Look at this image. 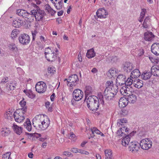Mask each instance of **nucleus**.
<instances>
[{
    "instance_id": "obj_30",
    "label": "nucleus",
    "mask_w": 159,
    "mask_h": 159,
    "mask_svg": "<svg viewBox=\"0 0 159 159\" xmlns=\"http://www.w3.org/2000/svg\"><path fill=\"white\" fill-rule=\"evenodd\" d=\"M152 74L150 72H143L141 74V76L143 80H146L150 79L152 75Z\"/></svg>"
},
{
    "instance_id": "obj_13",
    "label": "nucleus",
    "mask_w": 159,
    "mask_h": 159,
    "mask_svg": "<svg viewBox=\"0 0 159 159\" xmlns=\"http://www.w3.org/2000/svg\"><path fill=\"white\" fill-rule=\"evenodd\" d=\"M126 80L125 76L123 74H120L117 77L116 79L117 84L122 85L125 84Z\"/></svg>"
},
{
    "instance_id": "obj_25",
    "label": "nucleus",
    "mask_w": 159,
    "mask_h": 159,
    "mask_svg": "<svg viewBox=\"0 0 159 159\" xmlns=\"http://www.w3.org/2000/svg\"><path fill=\"white\" fill-rule=\"evenodd\" d=\"M151 73L154 76H159V67L153 66L151 68Z\"/></svg>"
},
{
    "instance_id": "obj_50",
    "label": "nucleus",
    "mask_w": 159,
    "mask_h": 159,
    "mask_svg": "<svg viewBox=\"0 0 159 159\" xmlns=\"http://www.w3.org/2000/svg\"><path fill=\"white\" fill-rule=\"evenodd\" d=\"M11 111H7L4 114V116L6 119L8 120H10Z\"/></svg>"
},
{
    "instance_id": "obj_27",
    "label": "nucleus",
    "mask_w": 159,
    "mask_h": 159,
    "mask_svg": "<svg viewBox=\"0 0 159 159\" xmlns=\"http://www.w3.org/2000/svg\"><path fill=\"white\" fill-rule=\"evenodd\" d=\"M10 132L9 129L6 127L2 128L1 130V134L3 136L8 135Z\"/></svg>"
},
{
    "instance_id": "obj_17",
    "label": "nucleus",
    "mask_w": 159,
    "mask_h": 159,
    "mask_svg": "<svg viewBox=\"0 0 159 159\" xmlns=\"http://www.w3.org/2000/svg\"><path fill=\"white\" fill-rule=\"evenodd\" d=\"M54 6L57 10L62 8L63 4V0H50Z\"/></svg>"
},
{
    "instance_id": "obj_58",
    "label": "nucleus",
    "mask_w": 159,
    "mask_h": 159,
    "mask_svg": "<svg viewBox=\"0 0 159 159\" xmlns=\"http://www.w3.org/2000/svg\"><path fill=\"white\" fill-rule=\"evenodd\" d=\"M63 155H65L66 156L70 157L71 155V153L70 152L65 151L63 152Z\"/></svg>"
},
{
    "instance_id": "obj_7",
    "label": "nucleus",
    "mask_w": 159,
    "mask_h": 159,
    "mask_svg": "<svg viewBox=\"0 0 159 159\" xmlns=\"http://www.w3.org/2000/svg\"><path fill=\"white\" fill-rule=\"evenodd\" d=\"M152 144V142L149 139L145 138L141 141L139 145L142 149L148 150L151 148Z\"/></svg>"
},
{
    "instance_id": "obj_6",
    "label": "nucleus",
    "mask_w": 159,
    "mask_h": 159,
    "mask_svg": "<svg viewBox=\"0 0 159 159\" xmlns=\"http://www.w3.org/2000/svg\"><path fill=\"white\" fill-rule=\"evenodd\" d=\"M25 112L17 110L13 113V115L15 121L18 123H20L25 119Z\"/></svg>"
},
{
    "instance_id": "obj_22",
    "label": "nucleus",
    "mask_w": 159,
    "mask_h": 159,
    "mask_svg": "<svg viewBox=\"0 0 159 159\" xmlns=\"http://www.w3.org/2000/svg\"><path fill=\"white\" fill-rule=\"evenodd\" d=\"M131 135H128L124 138L121 141L122 144L125 147L129 145V142L130 141Z\"/></svg>"
},
{
    "instance_id": "obj_34",
    "label": "nucleus",
    "mask_w": 159,
    "mask_h": 159,
    "mask_svg": "<svg viewBox=\"0 0 159 159\" xmlns=\"http://www.w3.org/2000/svg\"><path fill=\"white\" fill-rule=\"evenodd\" d=\"M105 159H112V152L110 150H106L105 151Z\"/></svg>"
},
{
    "instance_id": "obj_41",
    "label": "nucleus",
    "mask_w": 159,
    "mask_h": 159,
    "mask_svg": "<svg viewBox=\"0 0 159 159\" xmlns=\"http://www.w3.org/2000/svg\"><path fill=\"white\" fill-rule=\"evenodd\" d=\"M124 130H125L126 132L128 131L127 128H125V127H123V128H120L119 130H117V135L119 136H122L123 132L122 131H124Z\"/></svg>"
},
{
    "instance_id": "obj_9",
    "label": "nucleus",
    "mask_w": 159,
    "mask_h": 159,
    "mask_svg": "<svg viewBox=\"0 0 159 159\" xmlns=\"http://www.w3.org/2000/svg\"><path fill=\"white\" fill-rule=\"evenodd\" d=\"M36 91L38 93H44L47 89L46 84L43 81L38 82L35 87Z\"/></svg>"
},
{
    "instance_id": "obj_11",
    "label": "nucleus",
    "mask_w": 159,
    "mask_h": 159,
    "mask_svg": "<svg viewBox=\"0 0 159 159\" xmlns=\"http://www.w3.org/2000/svg\"><path fill=\"white\" fill-rule=\"evenodd\" d=\"M139 149V147L136 141L131 142L129 145V149L133 153H134L138 152Z\"/></svg>"
},
{
    "instance_id": "obj_8",
    "label": "nucleus",
    "mask_w": 159,
    "mask_h": 159,
    "mask_svg": "<svg viewBox=\"0 0 159 159\" xmlns=\"http://www.w3.org/2000/svg\"><path fill=\"white\" fill-rule=\"evenodd\" d=\"M67 85L68 86L73 87L76 85L79 81L78 77L77 75L74 74L69 76L68 78Z\"/></svg>"
},
{
    "instance_id": "obj_36",
    "label": "nucleus",
    "mask_w": 159,
    "mask_h": 159,
    "mask_svg": "<svg viewBox=\"0 0 159 159\" xmlns=\"http://www.w3.org/2000/svg\"><path fill=\"white\" fill-rule=\"evenodd\" d=\"M116 69L115 68H111L109 70L107 73V75L111 77H113L116 76Z\"/></svg>"
},
{
    "instance_id": "obj_64",
    "label": "nucleus",
    "mask_w": 159,
    "mask_h": 159,
    "mask_svg": "<svg viewBox=\"0 0 159 159\" xmlns=\"http://www.w3.org/2000/svg\"><path fill=\"white\" fill-rule=\"evenodd\" d=\"M25 128H26L28 131H30L31 130V126H27L25 127Z\"/></svg>"
},
{
    "instance_id": "obj_52",
    "label": "nucleus",
    "mask_w": 159,
    "mask_h": 159,
    "mask_svg": "<svg viewBox=\"0 0 159 159\" xmlns=\"http://www.w3.org/2000/svg\"><path fill=\"white\" fill-rule=\"evenodd\" d=\"M78 152L82 154H85L88 155L89 154V153L85 150H83L81 149H79V150H78Z\"/></svg>"
},
{
    "instance_id": "obj_21",
    "label": "nucleus",
    "mask_w": 159,
    "mask_h": 159,
    "mask_svg": "<svg viewBox=\"0 0 159 159\" xmlns=\"http://www.w3.org/2000/svg\"><path fill=\"white\" fill-rule=\"evenodd\" d=\"M16 81H13L12 83H7L6 89L9 91L13 90L16 86Z\"/></svg>"
},
{
    "instance_id": "obj_43",
    "label": "nucleus",
    "mask_w": 159,
    "mask_h": 159,
    "mask_svg": "<svg viewBox=\"0 0 159 159\" xmlns=\"http://www.w3.org/2000/svg\"><path fill=\"white\" fill-rule=\"evenodd\" d=\"M133 80L132 79V78H127V80L126 79L125 83V85L127 86L130 88V86L133 84Z\"/></svg>"
},
{
    "instance_id": "obj_32",
    "label": "nucleus",
    "mask_w": 159,
    "mask_h": 159,
    "mask_svg": "<svg viewBox=\"0 0 159 159\" xmlns=\"http://www.w3.org/2000/svg\"><path fill=\"white\" fill-rule=\"evenodd\" d=\"M128 101L125 98H121L119 100V105H121L122 107H125L127 105L128 103Z\"/></svg>"
},
{
    "instance_id": "obj_59",
    "label": "nucleus",
    "mask_w": 159,
    "mask_h": 159,
    "mask_svg": "<svg viewBox=\"0 0 159 159\" xmlns=\"http://www.w3.org/2000/svg\"><path fill=\"white\" fill-rule=\"evenodd\" d=\"M107 84L108 86H114V85L115 84H113V81H108L107 82Z\"/></svg>"
},
{
    "instance_id": "obj_57",
    "label": "nucleus",
    "mask_w": 159,
    "mask_h": 159,
    "mask_svg": "<svg viewBox=\"0 0 159 159\" xmlns=\"http://www.w3.org/2000/svg\"><path fill=\"white\" fill-rule=\"evenodd\" d=\"M8 81V78L7 77H6L2 80L1 81V83H5Z\"/></svg>"
},
{
    "instance_id": "obj_62",
    "label": "nucleus",
    "mask_w": 159,
    "mask_h": 159,
    "mask_svg": "<svg viewBox=\"0 0 159 159\" xmlns=\"http://www.w3.org/2000/svg\"><path fill=\"white\" fill-rule=\"evenodd\" d=\"M144 51L143 50L141 49L140 50V53L138 54V55L139 57H141L143 55V54H144Z\"/></svg>"
},
{
    "instance_id": "obj_47",
    "label": "nucleus",
    "mask_w": 159,
    "mask_h": 159,
    "mask_svg": "<svg viewBox=\"0 0 159 159\" xmlns=\"http://www.w3.org/2000/svg\"><path fill=\"white\" fill-rule=\"evenodd\" d=\"M100 10L101 11V12L102 13V18H105L106 16L108 14V13L106 12L104 9H100Z\"/></svg>"
},
{
    "instance_id": "obj_49",
    "label": "nucleus",
    "mask_w": 159,
    "mask_h": 159,
    "mask_svg": "<svg viewBox=\"0 0 159 159\" xmlns=\"http://www.w3.org/2000/svg\"><path fill=\"white\" fill-rule=\"evenodd\" d=\"M9 47L12 50H15V51L17 50V48L16 45L14 44H9Z\"/></svg>"
},
{
    "instance_id": "obj_48",
    "label": "nucleus",
    "mask_w": 159,
    "mask_h": 159,
    "mask_svg": "<svg viewBox=\"0 0 159 159\" xmlns=\"http://www.w3.org/2000/svg\"><path fill=\"white\" fill-rule=\"evenodd\" d=\"M26 95L28 96L29 98H34L35 96V95L33 94L32 92L30 91L26 92Z\"/></svg>"
},
{
    "instance_id": "obj_5",
    "label": "nucleus",
    "mask_w": 159,
    "mask_h": 159,
    "mask_svg": "<svg viewBox=\"0 0 159 159\" xmlns=\"http://www.w3.org/2000/svg\"><path fill=\"white\" fill-rule=\"evenodd\" d=\"M44 54L46 58L49 61H53L56 58L57 56L55 55L54 52L52 51L49 47L46 49Z\"/></svg>"
},
{
    "instance_id": "obj_20",
    "label": "nucleus",
    "mask_w": 159,
    "mask_h": 159,
    "mask_svg": "<svg viewBox=\"0 0 159 159\" xmlns=\"http://www.w3.org/2000/svg\"><path fill=\"white\" fill-rule=\"evenodd\" d=\"M23 24V21L19 18H16L13 20L12 22L13 26L16 28L20 27Z\"/></svg>"
},
{
    "instance_id": "obj_1",
    "label": "nucleus",
    "mask_w": 159,
    "mask_h": 159,
    "mask_svg": "<svg viewBox=\"0 0 159 159\" xmlns=\"http://www.w3.org/2000/svg\"><path fill=\"white\" fill-rule=\"evenodd\" d=\"M118 89V87L116 85L107 87L104 92V98L101 93L98 95L100 103L103 105L105 103L108 102L112 100L117 93Z\"/></svg>"
},
{
    "instance_id": "obj_42",
    "label": "nucleus",
    "mask_w": 159,
    "mask_h": 159,
    "mask_svg": "<svg viewBox=\"0 0 159 159\" xmlns=\"http://www.w3.org/2000/svg\"><path fill=\"white\" fill-rule=\"evenodd\" d=\"M117 60V58L115 56H113L112 57H108L107 61L111 63H114L116 62Z\"/></svg>"
},
{
    "instance_id": "obj_24",
    "label": "nucleus",
    "mask_w": 159,
    "mask_h": 159,
    "mask_svg": "<svg viewBox=\"0 0 159 159\" xmlns=\"http://www.w3.org/2000/svg\"><path fill=\"white\" fill-rule=\"evenodd\" d=\"M133 84L135 87L138 89H139L142 87L143 85V81L139 79L136 80H134L133 83Z\"/></svg>"
},
{
    "instance_id": "obj_61",
    "label": "nucleus",
    "mask_w": 159,
    "mask_h": 159,
    "mask_svg": "<svg viewBox=\"0 0 159 159\" xmlns=\"http://www.w3.org/2000/svg\"><path fill=\"white\" fill-rule=\"evenodd\" d=\"M103 2L105 4V3H106L108 5V4H111V0H102Z\"/></svg>"
},
{
    "instance_id": "obj_60",
    "label": "nucleus",
    "mask_w": 159,
    "mask_h": 159,
    "mask_svg": "<svg viewBox=\"0 0 159 159\" xmlns=\"http://www.w3.org/2000/svg\"><path fill=\"white\" fill-rule=\"evenodd\" d=\"M79 149L78 148H72L70 150V151L71 152H72L74 153H76L78 152Z\"/></svg>"
},
{
    "instance_id": "obj_29",
    "label": "nucleus",
    "mask_w": 159,
    "mask_h": 159,
    "mask_svg": "<svg viewBox=\"0 0 159 159\" xmlns=\"http://www.w3.org/2000/svg\"><path fill=\"white\" fill-rule=\"evenodd\" d=\"M13 129L15 132L17 134L20 135L22 132V128L21 127H19L14 124L12 126Z\"/></svg>"
},
{
    "instance_id": "obj_37",
    "label": "nucleus",
    "mask_w": 159,
    "mask_h": 159,
    "mask_svg": "<svg viewBox=\"0 0 159 159\" xmlns=\"http://www.w3.org/2000/svg\"><path fill=\"white\" fill-rule=\"evenodd\" d=\"M150 22V19L149 17H147L144 19L143 24V26L145 28L148 27Z\"/></svg>"
},
{
    "instance_id": "obj_19",
    "label": "nucleus",
    "mask_w": 159,
    "mask_h": 159,
    "mask_svg": "<svg viewBox=\"0 0 159 159\" xmlns=\"http://www.w3.org/2000/svg\"><path fill=\"white\" fill-rule=\"evenodd\" d=\"M154 37L152 32L148 31L144 33V39L145 40L150 41L153 40Z\"/></svg>"
},
{
    "instance_id": "obj_14",
    "label": "nucleus",
    "mask_w": 159,
    "mask_h": 159,
    "mask_svg": "<svg viewBox=\"0 0 159 159\" xmlns=\"http://www.w3.org/2000/svg\"><path fill=\"white\" fill-rule=\"evenodd\" d=\"M134 68L133 64L130 62H126L123 66V69L125 72H130Z\"/></svg>"
},
{
    "instance_id": "obj_54",
    "label": "nucleus",
    "mask_w": 159,
    "mask_h": 159,
    "mask_svg": "<svg viewBox=\"0 0 159 159\" xmlns=\"http://www.w3.org/2000/svg\"><path fill=\"white\" fill-rule=\"evenodd\" d=\"M101 11L100 9H98L96 12V14L97 17L100 18H102V13L101 12Z\"/></svg>"
},
{
    "instance_id": "obj_15",
    "label": "nucleus",
    "mask_w": 159,
    "mask_h": 159,
    "mask_svg": "<svg viewBox=\"0 0 159 159\" xmlns=\"http://www.w3.org/2000/svg\"><path fill=\"white\" fill-rule=\"evenodd\" d=\"M35 11L34 9L30 11V13L27 12L25 18H27L28 21L30 22H33L35 18Z\"/></svg>"
},
{
    "instance_id": "obj_45",
    "label": "nucleus",
    "mask_w": 159,
    "mask_h": 159,
    "mask_svg": "<svg viewBox=\"0 0 159 159\" xmlns=\"http://www.w3.org/2000/svg\"><path fill=\"white\" fill-rule=\"evenodd\" d=\"M48 73L53 74L55 72V68L53 66L49 67L48 69Z\"/></svg>"
},
{
    "instance_id": "obj_33",
    "label": "nucleus",
    "mask_w": 159,
    "mask_h": 159,
    "mask_svg": "<svg viewBox=\"0 0 159 159\" xmlns=\"http://www.w3.org/2000/svg\"><path fill=\"white\" fill-rule=\"evenodd\" d=\"M45 10L49 13H50L52 16H53L56 12V11L54 10L48 4L45 5Z\"/></svg>"
},
{
    "instance_id": "obj_53",
    "label": "nucleus",
    "mask_w": 159,
    "mask_h": 159,
    "mask_svg": "<svg viewBox=\"0 0 159 159\" xmlns=\"http://www.w3.org/2000/svg\"><path fill=\"white\" fill-rule=\"evenodd\" d=\"M146 11V9H141V12L140 15V16L141 18H143L145 15V13Z\"/></svg>"
},
{
    "instance_id": "obj_63",
    "label": "nucleus",
    "mask_w": 159,
    "mask_h": 159,
    "mask_svg": "<svg viewBox=\"0 0 159 159\" xmlns=\"http://www.w3.org/2000/svg\"><path fill=\"white\" fill-rule=\"evenodd\" d=\"M55 97V94L54 93H53L51 96L50 99L52 101H53L54 100V97Z\"/></svg>"
},
{
    "instance_id": "obj_38",
    "label": "nucleus",
    "mask_w": 159,
    "mask_h": 159,
    "mask_svg": "<svg viewBox=\"0 0 159 159\" xmlns=\"http://www.w3.org/2000/svg\"><path fill=\"white\" fill-rule=\"evenodd\" d=\"M93 91L92 87L90 86H87L86 87V90L85 93L86 95L85 98H87V95H89L92 93Z\"/></svg>"
},
{
    "instance_id": "obj_55",
    "label": "nucleus",
    "mask_w": 159,
    "mask_h": 159,
    "mask_svg": "<svg viewBox=\"0 0 159 159\" xmlns=\"http://www.w3.org/2000/svg\"><path fill=\"white\" fill-rule=\"evenodd\" d=\"M75 135L73 133L71 132L70 134H68V137L69 139H72L75 137Z\"/></svg>"
},
{
    "instance_id": "obj_16",
    "label": "nucleus",
    "mask_w": 159,
    "mask_h": 159,
    "mask_svg": "<svg viewBox=\"0 0 159 159\" xmlns=\"http://www.w3.org/2000/svg\"><path fill=\"white\" fill-rule=\"evenodd\" d=\"M151 51L155 55H159V43H155L151 47Z\"/></svg>"
},
{
    "instance_id": "obj_44",
    "label": "nucleus",
    "mask_w": 159,
    "mask_h": 159,
    "mask_svg": "<svg viewBox=\"0 0 159 159\" xmlns=\"http://www.w3.org/2000/svg\"><path fill=\"white\" fill-rule=\"evenodd\" d=\"M18 34V31L16 29H14L13 30L11 34V38L14 39V38L16 37L17 36V35Z\"/></svg>"
},
{
    "instance_id": "obj_28",
    "label": "nucleus",
    "mask_w": 159,
    "mask_h": 159,
    "mask_svg": "<svg viewBox=\"0 0 159 159\" xmlns=\"http://www.w3.org/2000/svg\"><path fill=\"white\" fill-rule=\"evenodd\" d=\"M90 130L92 132V134H90V137L89 138V139H90L91 138H93L95 137V136L94 135L95 133L97 134L101 133V131L96 127L92 128Z\"/></svg>"
},
{
    "instance_id": "obj_51",
    "label": "nucleus",
    "mask_w": 159,
    "mask_h": 159,
    "mask_svg": "<svg viewBox=\"0 0 159 159\" xmlns=\"http://www.w3.org/2000/svg\"><path fill=\"white\" fill-rule=\"evenodd\" d=\"M32 33L33 36L32 40L34 41L35 40L36 35L39 34V33L36 30H34L33 31H32Z\"/></svg>"
},
{
    "instance_id": "obj_56",
    "label": "nucleus",
    "mask_w": 159,
    "mask_h": 159,
    "mask_svg": "<svg viewBox=\"0 0 159 159\" xmlns=\"http://www.w3.org/2000/svg\"><path fill=\"white\" fill-rule=\"evenodd\" d=\"M27 126H31V122L29 119H27V121L24 124V127Z\"/></svg>"
},
{
    "instance_id": "obj_18",
    "label": "nucleus",
    "mask_w": 159,
    "mask_h": 159,
    "mask_svg": "<svg viewBox=\"0 0 159 159\" xmlns=\"http://www.w3.org/2000/svg\"><path fill=\"white\" fill-rule=\"evenodd\" d=\"M129 88L125 85V86H123L120 90L121 94L124 96H127L129 95L131 93L130 91L129 90Z\"/></svg>"
},
{
    "instance_id": "obj_31",
    "label": "nucleus",
    "mask_w": 159,
    "mask_h": 159,
    "mask_svg": "<svg viewBox=\"0 0 159 159\" xmlns=\"http://www.w3.org/2000/svg\"><path fill=\"white\" fill-rule=\"evenodd\" d=\"M95 55V53L93 48L88 50L86 53L87 57L89 58L94 57Z\"/></svg>"
},
{
    "instance_id": "obj_46",
    "label": "nucleus",
    "mask_w": 159,
    "mask_h": 159,
    "mask_svg": "<svg viewBox=\"0 0 159 159\" xmlns=\"http://www.w3.org/2000/svg\"><path fill=\"white\" fill-rule=\"evenodd\" d=\"M11 153L10 152H7L3 155L2 159H11L10 157Z\"/></svg>"
},
{
    "instance_id": "obj_12",
    "label": "nucleus",
    "mask_w": 159,
    "mask_h": 159,
    "mask_svg": "<svg viewBox=\"0 0 159 159\" xmlns=\"http://www.w3.org/2000/svg\"><path fill=\"white\" fill-rule=\"evenodd\" d=\"M35 11V18L37 20L40 21L42 20L45 15V12L43 11L40 9H36Z\"/></svg>"
},
{
    "instance_id": "obj_26",
    "label": "nucleus",
    "mask_w": 159,
    "mask_h": 159,
    "mask_svg": "<svg viewBox=\"0 0 159 159\" xmlns=\"http://www.w3.org/2000/svg\"><path fill=\"white\" fill-rule=\"evenodd\" d=\"M128 98H127L128 102L129 103L134 104V103L137 100V96H136L134 94H130L128 95Z\"/></svg>"
},
{
    "instance_id": "obj_35",
    "label": "nucleus",
    "mask_w": 159,
    "mask_h": 159,
    "mask_svg": "<svg viewBox=\"0 0 159 159\" xmlns=\"http://www.w3.org/2000/svg\"><path fill=\"white\" fill-rule=\"evenodd\" d=\"M16 12L18 15L25 18L27 11L24 10L18 9L17 10Z\"/></svg>"
},
{
    "instance_id": "obj_4",
    "label": "nucleus",
    "mask_w": 159,
    "mask_h": 159,
    "mask_svg": "<svg viewBox=\"0 0 159 159\" xmlns=\"http://www.w3.org/2000/svg\"><path fill=\"white\" fill-rule=\"evenodd\" d=\"M73 99L71 101L72 105H74L75 101H78L81 100L83 97V92L79 89L74 90L73 93Z\"/></svg>"
},
{
    "instance_id": "obj_39",
    "label": "nucleus",
    "mask_w": 159,
    "mask_h": 159,
    "mask_svg": "<svg viewBox=\"0 0 159 159\" xmlns=\"http://www.w3.org/2000/svg\"><path fill=\"white\" fill-rule=\"evenodd\" d=\"M20 104L22 107L21 109L19 110L20 111H23L24 112H26V107H25L26 102L23 100L20 102Z\"/></svg>"
},
{
    "instance_id": "obj_2",
    "label": "nucleus",
    "mask_w": 159,
    "mask_h": 159,
    "mask_svg": "<svg viewBox=\"0 0 159 159\" xmlns=\"http://www.w3.org/2000/svg\"><path fill=\"white\" fill-rule=\"evenodd\" d=\"M33 125L36 128L41 130L47 129L50 124V120L43 115H36L33 120Z\"/></svg>"
},
{
    "instance_id": "obj_3",
    "label": "nucleus",
    "mask_w": 159,
    "mask_h": 159,
    "mask_svg": "<svg viewBox=\"0 0 159 159\" xmlns=\"http://www.w3.org/2000/svg\"><path fill=\"white\" fill-rule=\"evenodd\" d=\"M87 105L89 109L92 111H96L98 109L99 102H100L99 98L93 95L89 96L86 101Z\"/></svg>"
},
{
    "instance_id": "obj_10",
    "label": "nucleus",
    "mask_w": 159,
    "mask_h": 159,
    "mask_svg": "<svg viewBox=\"0 0 159 159\" xmlns=\"http://www.w3.org/2000/svg\"><path fill=\"white\" fill-rule=\"evenodd\" d=\"M19 42L24 45L28 44L30 42V38L27 34H21L19 38Z\"/></svg>"
},
{
    "instance_id": "obj_23",
    "label": "nucleus",
    "mask_w": 159,
    "mask_h": 159,
    "mask_svg": "<svg viewBox=\"0 0 159 159\" xmlns=\"http://www.w3.org/2000/svg\"><path fill=\"white\" fill-rule=\"evenodd\" d=\"M140 72L138 69H135L132 71L131 73L130 77L132 79L137 78L140 75Z\"/></svg>"
},
{
    "instance_id": "obj_40",
    "label": "nucleus",
    "mask_w": 159,
    "mask_h": 159,
    "mask_svg": "<svg viewBox=\"0 0 159 159\" xmlns=\"http://www.w3.org/2000/svg\"><path fill=\"white\" fill-rule=\"evenodd\" d=\"M127 120L126 119L121 118L118 120L117 125L120 126V125L123 127L125 125V124L126 123Z\"/></svg>"
}]
</instances>
